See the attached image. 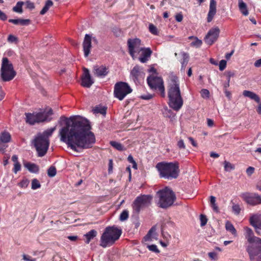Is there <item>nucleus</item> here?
I'll list each match as a JSON object with an SVG mask.
<instances>
[{
	"mask_svg": "<svg viewBox=\"0 0 261 261\" xmlns=\"http://www.w3.org/2000/svg\"><path fill=\"white\" fill-rule=\"evenodd\" d=\"M65 121V125L59 130V136L61 142L75 151L78 149L91 148L95 142L94 134L90 131L89 122L79 116L67 118L61 117Z\"/></svg>",
	"mask_w": 261,
	"mask_h": 261,
	"instance_id": "1",
	"label": "nucleus"
},
{
	"mask_svg": "<svg viewBox=\"0 0 261 261\" xmlns=\"http://www.w3.org/2000/svg\"><path fill=\"white\" fill-rule=\"evenodd\" d=\"M169 106L176 111H178L183 105L179 85L176 77H172L168 86Z\"/></svg>",
	"mask_w": 261,
	"mask_h": 261,
	"instance_id": "2",
	"label": "nucleus"
},
{
	"mask_svg": "<svg viewBox=\"0 0 261 261\" xmlns=\"http://www.w3.org/2000/svg\"><path fill=\"white\" fill-rule=\"evenodd\" d=\"M155 167L161 177L171 179L176 178L178 176L179 170L177 163L162 162L158 163Z\"/></svg>",
	"mask_w": 261,
	"mask_h": 261,
	"instance_id": "3",
	"label": "nucleus"
},
{
	"mask_svg": "<svg viewBox=\"0 0 261 261\" xmlns=\"http://www.w3.org/2000/svg\"><path fill=\"white\" fill-rule=\"evenodd\" d=\"M155 199L160 207L167 208L172 205L176 200V196L170 189L166 188L156 193Z\"/></svg>",
	"mask_w": 261,
	"mask_h": 261,
	"instance_id": "4",
	"label": "nucleus"
},
{
	"mask_svg": "<svg viewBox=\"0 0 261 261\" xmlns=\"http://www.w3.org/2000/svg\"><path fill=\"white\" fill-rule=\"evenodd\" d=\"M121 233V229L114 226L106 227L100 237V245L103 248L112 245L119 239Z\"/></svg>",
	"mask_w": 261,
	"mask_h": 261,
	"instance_id": "5",
	"label": "nucleus"
},
{
	"mask_svg": "<svg viewBox=\"0 0 261 261\" xmlns=\"http://www.w3.org/2000/svg\"><path fill=\"white\" fill-rule=\"evenodd\" d=\"M16 74L14 70L12 64L10 63L7 58H3L1 68V79L3 82H9L12 80Z\"/></svg>",
	"mask_w": 261,
	"mask_h": 261,
	"instance_id": "6",
	"label": "nucleus"
},
{
	"mask_svg": "<svg viewBox=\"0 0 261 261\" xmlns=\"http://www.w3.org/2000/svg\"><path fill=\"white\" fill-rule=\"evenodd\" d=\"M53 110L49 109L47 112H39L37 113H25L26 122L30 124H34L35 123H39L43 121H49L53 115Z\"/></svg>",
	"mask_w": 261,
	"mask_h": 261,
	"instance_id": "7",
	"label": "nucleus"
},
{
	"mask_svg": "<svg viewBox=\"0 0 261 261\" xmlns=\"http://www.w3.org/2000/svg\"><path fill=\"white\" fill-rule=\"evenodd\" d=\"M132 92V89L125 82H119L115 84L114 94L115 97L122 100L128 94Z\"/></svg>",
	"mask_w": 261,
	"mask_h": 261,
	"instance_id": "8",
	"label": "nucleus"
},
{
	"mask_svg": "<svg viewBox=\"0 0 261 261\" xmlns=\"http://www.w3.org/2000/svg\"><path fill=\"white\" fill-rule=\"evenodd\" d=\"M34 144L38 153V156H43L48 150L49 140L46 137L38 135L34 139Z\"/></svg>",
	"mask_w": 261,
	"mask_h": 261,
	"instance_id": "9",
	"label": "nucleus"
},
{
	"mask_svg": "<svg viewBox=\"0 0 261 261\" xmlns=\"http://www.w3.org/2000/svg\"><path fill=\"white\" fill-rule=\"evenodd\" d=\"M152 198V196L149 195H142L137 197L133 203L134 211L138 213L142 208L150 204Z\"/></svg>",
	"mask_w": 261,
	"mask_h": 261,
	"instance_id": "10",
	"label": "nucleus"
},
{
	"mask_svg": "<svg viewBox=\"0 0 261 261\" xmlns=\"http://www.w3.org/2000/svg\"><path fill=\"white\" fill-rule=\"evenodd\" d=\"M147 83L152 89H158L162 97L165 96V88L162 79L158 76H150L147 77Z\"/></svg>",
	"mask_w": 261,
	"mask_h": 261,
	"instance_id": "11",
	"label": "nucleus"
},
{
	"mask_svg": "<svg viewBox=\"0 0 261 261\" xmlns=\"http://www.w3.org/2000/svg\"><path fill=\"white\" fill-rule=\"evenodd\" d=\"M246 251L249 254L250 260L254 259V257L261 253V239L249 243L246 246Z\"/></svg>",
	"mask_w": 261,
	"mask_h": 261,
	"instance_id": "12",
	"label": "nucleus"
},
{
	"mask_svg": "<svg viewBox=\"0 0 261 261\" xmlns=\"http://www.w3.org/2000/svg\"><path fill=\"white\" fill-rule=\"evenodd\" d=\"M240 197L250 205L255 206L261 204V196L256 193L244 192L240 195Z\"/></svg>",
	"mask_w": 261,
	"mask_h": 261,
	"instance_id": "13",
	"label": "nucleus"
},
{
	"mask_svg": "<svg viewBox=\"0 0 261 261\" xmlns=\"http://www.w3.org/2000/svg\"><path fill=\"white\" fill-rule=\"evenodd\" d=\"M141 40L138 38L129 39L127 40L128 52L132 58L135 56L136 52H140Z\"/></svg>",
	"mask_w": 261,
	"mask_h": 261,
	"instance_id": "14",
	"label": "nucleus"
},
{
	"mask_svg": "<svg viewBox=\"0 0 261 261\" xmlns=\"http://www.w3.org/2000/svg\"><path fill=\"white\" fill-rule=\"evenodd\" d=\"M219 33L220 30L218 27L210 30L204 38L205 43L210 45L213 44L217 40Z\"/></svg>",
	"mask_w": 261,
	"mask_h": 261,
	"instance_id": "15",
	"label": "nucleus"
},
{
	"mask_svg": "<svg viewBox=\"0 0 261 261\" xmlns=\"http://www.w3.org/2000/svg\"><path fill=\"white\" fill-rule=\"evenodd\" d=\"M93 40V42L97 43V39L95 38H92V36L89 34H86L83 43V50L84 53V56L87 57L90 53V50L92 47L91 41Z\"/></svg>",
	"mask_w": 261,
	"mask_h": 261,
	"instance_id": "16",
	"label": "nucleus"
},
{
	"mask_svg": "<svg viewBox=\"0 0 261 261\" xmlns=\"http://www.w3.org/2000/svg\"><path fill=\"white\" fill-rule=\"evenodd\" d=\"M81 80V85L85 88H90L94 83V80L90 74L89 70L85 67L83 68Z\"/></svg>",
	"mask_w": 261,
	"mask_h": 261,
	"instance_id": "17",
	"label": "nucleus"
},
{
	"mask_svg": "<svg viewBox=\"0 0 261 261\" xmlns=\"http://www.w3.org/2000/svg\"><path fill=\"white\" fill-rule=\"evenodd\" d=\"M109 72L108 68L105 66H94L93 67L94 74L98 77H105Z\"/></svg>",
	"mask_w": 261,
	"mask_h": 261,
	"instance_id": "18",
	"label": "nucleus"
},
{
	"mask_svg": "<svg viewBox=\"0 0 261 261\" xmlns=\"http://www.w3.org/2000/svg\"><path fill=\"white\" fill-rule=\"evenodd\" d=\"M142 51L141 55L139 58V61L143 63L147 62L150 57L152 51L150 48H141L140 51Z\"/></svg>",
	"mask_w": 261,
	"mask_h": 261,
	"instance_id": "19",
	"label": "nucleus"
},
{
	"mask_svg": "<svg viewBox=\"0 0 261 261\" xmlns=\"http://www.w3.org/2000/svg\"><path fill=\"white\" fill-rule=\"evenodd\" d=\"M217 3L215 0H210L209 11L207 14V21L210 22L212 21L216 13Z\"/></svg>",
	"mask_w": 261,
	"mask_h": 261,
	"instance_id": "20",
	"label": "nucleus"
},
{
	"mask_svg": "<svg viewBox=\"0 0 261 261\" xmlns=\"http://www.w3.org/2000/svg\"><path fill=\"white\" fill-rule=\"evenodd\" d=\"M250 224L255 229H261V215L254 214L250 218Z\"/></svg>",
	"mask_w": 261,
	"mask_h": 261,
	"instance_id": "21",
	"label": "nucleus"
},
{
	"mask_svg": "<svg viewBox=\"0 0 261 261\" xmlns=\"http://www.w3.org/2000/svg\"><path fill=\"white\" fill-rule=\"evenodd\" d=\"M243 95L245 97L250 98L252 100H254L256 102L258 103L260 101L259 97L255 93L248 90H244L243 92Z\"/></svg>",
	"mask_w": 261,
	"mask_h": 261,
	"instance_id": "22",
	"label": "nucleus"
},
{
	"mask_svg": "<svg viewBox=\"0 0 261 261\" xmlns=\"http://www.w3.org/2000/svg\"><path fill=\"white\" fill-rule=\"evenodd\" d=\"M245 237L248 243H251L254 240H258V239L259 238L258 237H255L254 235L253 232L252 230V229L248 227L246 228Z\"/></svg>",
	"mask_w": 261,
	"mask_h": 261,
	"instance_id": "23",
	"label": "nucleus"
},
{
	"mask_svg": "<svg viewBox=\"0 0 261 261\" xmlns=\"http://www.w3.org/2000/svg\"><path fill=\"white\" fill-rule=\"evenodd\" d=\"M9 22L14 24H20L21 25H27L30 23V20L29 19H10Z\"/></svg>",
	"mask_w": 261,
	"mask_h": 261,
	"instance_id": "24",
	"label": "nucleus"
},
{
	"mask_svg": "<svg viewBox=\"0 0 261 261\" xmlns=\"http://www.w3.org/2000/svg\"><path fill=\"white\" fill-rule=\"evenodd\" d=\"M97 234V231L94 229H92L87 233L84 235L86 238L85 243L89 244L91 240L95 238Z\"/></svg>",
	"mask_w": 261,
	"mask_h": 261,
	"instance_id": "25",
	"label": "nucleus"
},
{
	"mask_svg": "<svg viewBox=\"0 0 261 261\" xmlns=\"http://www.w3.org/2000/svg\"><path fill=\"white\" fill-rule=\"evenodd\" d=\"M140 67L135 66L131 71L130 74L134 81H137L141 75Z\"/></svg>",
	"mask_w": 261,
	"mask_h": 261,
	"instance_id": "26",
	"label": "nucleus"
},
{
	"mask_svg": "<svg viewBox=\"0 0 261 261\" xmlns=\"http://www.w3.org/2000/svg\"><path fill=\"white\" fill-rule=\"evenodd\" d=\"M24 167L32 173H38L39 170V166L34 163H27L24 164Z\"/></svg>",
	"mask_w": 261,
	"mask_h": 261,
	"instance_id": "27",
	"label": "nucleus"
},
{
	"mask_svg": "<svg viewBox=\"0 0 261 261\" xmlns=\"http://www.w3.org/2000/svg\"><path fill=\"white\" fill-rule=\"evenodd\" d=\"M239 8L241 13L245 16L248 15V11L246 4L243 0H239Z\"/></svg>",
	"mask_w": 261,
	"mask_h": 261,
	"instance_id": "28",
	"label": "nucleus"
},
{
	"mask_svg": "<svg viewBox=\"0 0 261 261\" xmlns=\"http://www.w3.org/2000/svg\"><path fill=\"white\" fill-rule=\"evenodd\" d=\"M225 228L226 230L229 231L234 237L237 236V232L236 228L232 224L228 221H227L225 223Z\"/></svg>",
	"mask_w": 261,
	"mask_h": 261,
	"instance_id": "29",
	"label": "nucleus"
},
{
	"mask_svg": "<svg viewBox=\"0 0 261 261\" xmlns=\"http://www.w3.org/2000/svg\"><path fill=\"white\" fill-rule=\"evenodd\" d=\"M11 135L7 132H3L0 134V142L8 143L10 141Z\"/></svg>",
	"mask_w": 261,
	"mask_h": 261,
	"instance_id": "30",
	"label": "nucleus"
},
{
	"mask_svg": "<svg viewBox=\"0 0 261 261\" xmlns=\"http://www.w3.org/2000/svg\"><path fill=\"white\" fill-rule=\"evenodd\" d=\"M182 60L181 62V70H185V68L188 63L189 56L187 53H182Z\"/></svg>",
	"mask_w": 261,
	"mask_h": 261,
	"instance_id": "31",
	"label": "nucleus"
},
{
	"mask_svg": "<svg viewBox=\"0 0 261 261\" xmlns=\"http://www.w3.org/2000/svg\"><path fill=\"white\" fill-rule=\"evenodd\" d=\"M53 5V3L51 0H47L43 7V9L40 12L41 15L45 14L49 10V8Z\"/></svg>",
	"mask_w": 261,
	"mask_h": 261,
	"instance_id": "32",
	"label": "nucleus"
},
{
	"mask_svg": "<svg viewBox=\"0 0 261 261\" xmlns=\"http://www.w3.org/2000/svg\"><path fill=\"white\" fill-rule=\"evenodd\" d=\"M56 129V126L48 129L43 132L42 134H40L39 135L43 136L44 137H46L47 139L51 136L53 132Z\"/></svg>",
	"mask_w": 261,
	"mask_h": 261,
	"instance_id": "33",
	"label": "nucleus"
},
{
	"mask_svg": "<svg viewBox=\"0 0 261 261\" xmlns=\"http://www.w3.org/2000/svg\"><path fill=\"white\" fill-rule=\"evenodd\" d=\"M110 144L112 146L119 151H123L125 150V148L119 142L116 141H111Z\"/></svg>",
	"mask_w": 261,
	"mask_h": 261,
	"instance_id": "34",
	"label": "nucleus"
},
{
	"mask_svg": "<svg viewBox=\"0 0 261 261\" xmlns=\"http://www.w3.org/2000/svg\"><path fill=\"white\" fill-rule=\"evenodd\" d=\"M24 4L23 2H18L17 3L16 5L13 8V11L19 13L22 12V6Z\"/></svg>",
	"mask_w": 261,
	"mask_h": 261,
	"instance_id": "35",
	"label": "nucleus"
},
{
	"mask_svg": "<svg viewBox=\"0 0 261 261\" xmlns=\"http://www.w3.org/2000/svg\"><path fill=\"white\" fill-rule=\"evenodd\" d=\"M210 202H211V206H212L213 210L215 212L218 213L219 212V208L216 203V198L214 196H211L210 197Z\"/></svg>",
	"mask_w": 261,
	"mask_h": 261,
	"instance_id": "36",
	"label": "nucleus"
},
{
	"mask_svg": "<svg viewBox=\"0 0 261 261\" xmlns=\"http://www.w3.org/2000/svg\"><path fill=\"white\" fill-rule=\"evenodd\" d=\"M106 110L107 108L105 107H96L93 111L94 113H100L102 115H105L106 114Z\"/></svg>",
	"mask_w": 261,
	"mask_h": 261,
	"instance_id": "37",
	"label": "nucleus"
},
{
	"mask_svg": "<svg viewBox=\"0 0 261 261\" xmlns=\"http://www.w3.org/2000/svg\"><path fill=\"white\" fill-rule=\"evenodd\" d=\"M155 227H152L148 232L147 234L144 237V241H148L151 240V237L152 236V234L155 231Z\"/></svg>",
	"mask_w": 261,
	"mask_h": 261,
	"instance_id": "38",
	"label": "nucleus"
},
{
	"mask_svg": "<svg viewBox=\"0 0 261 261\" xmlns=\"http://www.w3.org/2000/svg\"><path fill=\"white\" fill-rule=\"evenodd\" d=\"M224 169L226 171H230L231 170H233L234 169V166L232 164H231L230 163L225 161L224 162Z\"/></svg>",
	"mask_w": 261,
	"mask_h": 261,
	"instance_id": "39",
	"label": "nucleus"
},
{
	"mask_svg": "<svg viewBox=\"0 0 261 261\" xmlns=\"http://www.w3.org/2000/svg\"><path fill=\"white\" fill-rule=\"evenodd\" d=\"M57 173L56 169L54 166H51L49 168V169L47 170V174L48 176L53 177H54Z\"/></svg>",
	"mask_w": 261,
	"mask_h": 261,
	"instance_id": "40",
	"label": "nucleus"
},
{
	"mask_svg": "<svg viewBox=\"0 0 261 261\" xmlns=\"http://www.w3.org/2000/svg\"><path fill=\"white\" fill-rule=\"evenodd\" d=\"M32 189L33 190H36L40 188L41 185L39 181V180L36 178L33 179L32 180Z\"/></svg>",
	"mask_w": 261,
	"mask_h": 261,
	"instance_id": "41",
	"label": "nucleus"
},
{
	"mask_svg": "<svg viewBox=\"0 0 261 261\" xmlns=\"http://www.w3.org/2000/svg\"><path fill=\"white\" fill-rule=\"evenodd\" d=\"M149 32L153 35H157L158 34L159 32L158 29L152 23H150L149 25Z\"/></svg>",
	"mask_w": 261,
	"mask_h": 261,
	"instance_id": "42",
	"label": "nucleus"
},
{
	"mask_svg": "<svg viewBox=\"0 0 261 261\" xmlns=\"http://www.w3.org/2000/svg\"><path fill=\"white\" fill-rule=\"evenodd\" d=\"M128 217V212L127 210H124L120 216V220L123 221L127 219Z\"/></svg>",
	"mask_w": 261,
	"mask_h": 261,
	"instance_id": "43",
	"label": "nucleus"
},
{
	"mask_svg": "<svg viewBox=\"0 0 261 261\" xmlns=\"http://www.w3.org/2000/svg\"><path fill=\"white\" fill-rule=\"evenodd\" d=\"M202 42L197 37L195 38V41L191 43V45L196 47H199L202 45Z\"/></svg>",
	"mask_w": 261,
	"mask_h": 261,
	"instance_id": "44",
	"label": "nucleus"
},
{
	"mask_svg": "<svg viewBox=\"0 0 261 261\" xmlns=\"http://www.w3.org/2000/svg\"><path fill=\"white\" fill-rule=\"evenodd\" d=\"M232 212L234 214L238 215L240 213L241 208L239 204H233L232 206Z\"/></svg>",
	"mask_w": 261,
	"mask_h": 261,
	"instance_id": "45",
	"label": "nucleus"
},
{
	"mask_svg": "<svg viewBox=\"0 0 261 261\" xmlns=\"http://www.w3.org/2000/svg\"><path fill=\"white\" fill-rule=\"evenodd\" d=\"M201 96L203 98H208L210 96V92L208 90L203 89L200 91Z\"/></svg>",
	"mask_w": 261,
	"mask_h": 261,
	"instance_id": "46",
	"label": "nucleus"
},
{
	"mask_svg": "<svg viewBox=\"0 0 261 261\" xmlns=\"http://www.w3.org/2000/svg\"><path fill=\"white\" fill-rule=\"evenodd\" d=\"M200 220L201 226H205L207 222L206 217L204 215H201L200 216Z\"/></svg>",
	"mask_w": 261,
	"mask_h": 261,
	"instance_id": "47",
	"label": "nucleus"
},
{
	"mask_svg": "<svg viewBox=\"0 0 261 261\" xmlns=\"http://www.w3.org/2000/svg\"><path fill=\"white\" fill-rule=\"evenodd\" d=\"M147 248L148 249L153 252L158 253L160 252V250L158 249L157 246L155 245H148Z\"/></svg>",
	"mask_w": 261,
	"mask_h": 261,
	"instance_id": "48",
	"label": "nucleus"
},
{
	"mask_svg": "<svg viewBox=\"0 0 261 261\" xmlns=\"http://www.w3.org/2000/svg\"><path fill=\"white\" fill-rule=\"evenodd\" d=\"M7 40L10 43H16L18 41V38L13 35H9Z\"/></svg>",
	"mask_w": 261,
	"mask_h": 261,
	"instance_id": "49",
	"label": "nucleus"
},
{
	"mask_svg": "<svg viewBox=\"0 0 261 261\" xmlns=\"http://www.w3.org/2000/svg\"><path fill=\"white\" fill-rule=\"evenodd\" d=\"M226 61L224 60H222L219 63V69L220 71H223L226 68Z\"/></svg>",
	"mask_w": 261,
	"mask_h": 261,
	"instance_id": "50",
	"label": "nucleus"
},
{
	"mask_svg": "<svg viewBox=\"0 0 261 261\" xmlns=\"http://www.w3.org/2000/svg\"><path fill=\"white\" fill-rule=\"evenodd\" d=\"M27 8H28L30 10H32L34 9L35 6L33 3L31 2L30 1H27L25 3Z\"/></svg>",
	"mask_w": 261,
	"mask_h": 261,
	"instance_id": "51",
	"label": "nucleus"
},
{
	"mask_svg": "<svg viewBox=\"0 0 261 261\" xmlns=\"http://www.w3.org/2000/svg\"><path fill=\"white\" fill-rule=\"evenodd\" d=\"M254 167L250 166L246 169V173L248 176H250L254 173Z\"/></svg>",
	"mask_w": 261,
	"mask_h": 261,
	"instance_id": "52",
	"label": "nucleus"
},
{
	"mask_svg": "<svg viewBox=\"0 0 261 261\" xmlns=\"http://www.w3.org/2000/svg\"><path fill=\"white\" fill-rule=\"evenodd\" d=\"M225 74L227 76V81L228 82V83H230V78L231 77H232L234 75V72L230 71H228L225 72Z\"/></svg>",
	"mask_w": 261,
	"mask_h": 261,
	"instance_id": "53",
	"label": "nucleus"
},
{
	"mask_svg": "<svg viewBox=\"0 0 261 261\" xmlns=\"http://www.w3.org/2000/svg\"><path fill=\"white\" fill-rule=\"evenodd\" d=\"M21 169V165L19 163H16L14 164V167L13 171L15 173H16Z\"/></svg>",
	"mask_w": 261,
	"mask_h": 261,
	"instance_id": "54",
	"label": "nucleus"
},
{
	"mask_svg": "<svg viewBox=\"0 0 261 261\" xmlns=\"http://www.w3.org/2000/svg\"><path fill=\"white\" fill-rule=\"evenodd\" d=\"M177 146L179 149H185L186 146L183 140L180 139L177 142Z\"/></svg>",
	"mask_w": 261,
	"mask_h": 261,
	"instance_id": "55",
	"label": "nucleus"
},
{
	"mask_svg": "<svg viewBox=\"0 0 261 261\" xmlns=\"http://www.w3.org/2000/svg\"><path fill=\"white\" fill-rule=\"evenodd\" d=\"M140 97L142 99L149 100L152 98V95L150 94H146L141 95Z\"/></svg>",
	"mask_w": 261,
	"mask_h": 261,
	"instance_id": "56",
	"label": "nucleus"
},
{
	"mask_svg": "<svg viewBox=\"0 0 261 261\" xmlns=\"http://www.w3.org/2000/svg\"><path fill=\"white\" fill-rule=\"evenodd\" d=\"M22 257H23V259H24V260H26V261H35L36 260V259H35V258L32 259V257L28 255L23 254Z\"/></svg>",
	"mask_w": 261,
	"mask_h": 261,
	"instance_id": "57",
	"label": "nucleus"
},
{
	"mask_svg": "<svg viewBox=\"0 0 261 261\" xmlns=\"http://www.w3.org/2000/svg\"><path fill=\"white\" fill-rule=\"evenodd\" d=\"M208 255V256L212 259L216 260L217 259V254L216 253H215L214 252H209Z\"/></svg>",
	"mask_w": 261,
	"mask_h": 261,
	"instance_id": "58",
	"label": "nucleus"
},
{
	"mask_svg": "<svg viewBox=\"0 0 261 261\" xmlns=\"http://www.w3.org/2000/svg\"><path fill=\"white\" fill-rule=\"evenodd\" d=\"M183 19V16L181 13H178L175 16V19L178 22H181Z\"/></svg>",
	"mask_w": 261,
	"mask_h": 261,
	"instance_id": "59",
	"label": "nucleus"
},
{
	"mask_svg": "<svg viewBox=\"0 0 261 261\" xmlns=\"http://www.w3.org/2000/svg\"><path fill=\"white\" fill-rule=\"evenodd\" d=\"M0 19L2 20L5 21L7 19V16L5 13H4L3 12H2L0 10Z\"/></svg>",
	"mask_w": 261,
	"mask_h": 261,
	"instance_id": "60",
	"label": "nucleus"
},
{
	"mask_svg": "<svg viewBox=\"0 0 261 261\" xmlns=\"http://www.w3.org/2000/svg\"><path fill=\"white\" fill-rule=\"evenodd\" d=\"M6 143L0 142V151L4 152L7 146L5 144Z\"/></svg>",
	"mask_w": 261,
	"mask_h": 261,
	"instance_id": "61",
	"label": "nucleus"
},
{
	"mask_svg": "<svg viewBox=\"0 0 261 261\" xmlns=\"http://www.w3.org/2000/svg\"><path fill=\"white\" fill-rule=\"evenodd\" d=\"M255 67H261V58L256 60L254 64Z\"/></svg>",
	"mask_w": 261,
	"mask_h": 261,
	"instance_id": "62",
	"label": "nucleus"
},
{
	"mask_svg": "<svg viewBox=\"0 0 261 261\" xmlns=\"http://www.w3.org/2000/svg\"><path fill=\"white\" fill-rule=\"evenodd\" d=\"M28 183H29V181L27 180H22L21 182H20V185L22 187H27V186L28 185Z\"/></svg>",
	"mask_w": 261,
	"mask_h": 261,
	"instance_id": "63",
	"label": "nucleus"
},
{
	"mask_svg": "<svg viewBox=\"0 0 261 261\" xmlns=\"http://www.w3.org/2000/svg\"><path fill=\"white\" fill-rule=\"evenodd\" d=\"M234 53V51L233 50H232L230 53H227L226 55H225V58L227 59V60H229L230 57H231V56L233 55Z\"/></svg>",
	"mask_w": 261,
	"mask_h": 261,
	"instance_id": "64",
	"label": "nucleus"
}]
</instances>
